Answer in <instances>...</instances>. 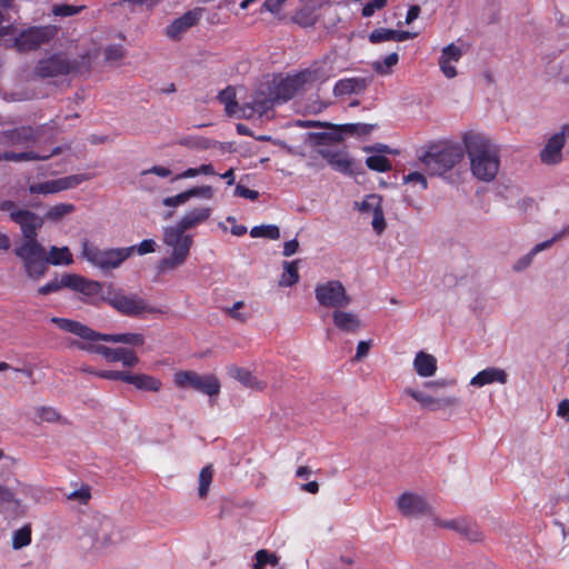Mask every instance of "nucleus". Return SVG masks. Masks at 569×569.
Segmentation results:
<instances>
[{"label": "nucleus", "mask_w": 569, "mask_h": 569, "mask_svg": "<svg viewBox=\"0 0 569 569\" xmlns=\"http://www.w3.org/2000/svg\"><path fill=\"white\" fill-rule=\"evenodd\" d=\"M63 284H66V288L73 289L88 297L90 302L94 305L99 302L108 303L126 317L138 318L146 313L158 315L163 312L160 308L149 305L139 295L128 293L113 283H102L78 274L67 273L63 274Z\"/></svg>", "instance_id": "nucleus-1"}, {"label": "nucleus", "mask_w": 569, "mask_h": 569, "mask_svg": "<svg viewBox=\"0 0 569 569\" xmlns=\"http://www.w3.org/2000/svg\"><path fill=\"white\" fill-rule=\"evenodd\" d=\"M462 141L473 176L482 181L493 180L500 166L496 146L485 136L472 131L466 132Z\"/></svg>", "instance_id": "nucleus-2"}, {"label": "nucleus", "mask_w": 569, "mask_h": 569, "mask_svg": "<svg viewBox=\"0 0 569 569\" xmlns=\"http://www.w3.org/2000/svg\"><path fill=\"white\" fill-rule=\"evenodd\" d=\"M12 222L19 226L22 234L21 243L13 250L14 254L21 260L41 252L42 244L38 241V232L43 227L44 218L24 208L12 214Z\"/></svg>", "instance_id": "nucleus-3"}, {"label": "nucleus", "mask_w": 569, "mask_h": 569, "mask_svg": "<svg viewBox=\"0 0 569 569\" xmlns=\"http://www.w3.org/2000/svg\"><path fill=\"white\" fill-rule=\"evenodd\" d=\"M51 322L57 325L59 329L70 332L83 340L124 343L129 346H142L144 343V337L142 333H100L79 321L59 317L51 318Z\"/></svg>", "instance_id": "nucleus-4"}, {"label": "nucleus", "mask_w": 569, "mask_h": 569, "mask_svg": "<svg viewBox=\"0 0 569 569\" xmlns=\"http://www.w3.org/2000/svg\"><path fill=\"white\" fill-rule=\"evenodd\" d=\"M92 59L90 53L69 59L64 53H54L38 61L34 73L42 78H53L70 73H87L91 69Z\"/></svg>", "instance_id": "nucleus-5"}, {"label": "nucleus", "mask_w": 569, "mask_h": 569, "mask_svg": "<svg viewBox=\"0 0 569 569\" xmlns=\"http://www.w3.org/2000/svg\"><path fill=\"white\" fill-rule=\"evenodd\" d=\"M465 152L466 149L458 143L439 142L431 144L420 160L429 174L441 176L458 164Z\"/></svg>", "instance_id": "nucleus-6"}, {"label": "nucleus", "mask_w": 569, "mask_h": 569, "mask_svg": "<svg viewBox=\"0 0 569 569\" xmlns=\"http://www.w3.org/2000/svg\"><path fill=\"white\" fill-rule=\"evenodd\" d=\"M21 261L28 278L39 280L46 274L48 264L68 266L73 262V258L68 247L59 248L52 246L47 253L46 248L42 246L41 252L36 256L24 257Z\"/></svg>", "instance_id": "nucleus-7"}, {"label": "nucleus", "mask_w": 569, "mask_h": 569, "mask_svg": "<svg viewBox=\"0 0 569 569\" xmlns=\"http://www.w3.org/2000/svg\"><path fill=\"white\" fill-rule=\"evenodd\" d=\"M133 253L132 247L100 249L88 240L82 242V257L104 271L119 268Z\"/></svg>", "instance_id": "nucleus-8"}, {"label": "nucleus", "mask_w": 569, "mask_h": 569, "mask_svg": "<svg viewBox=\"0 0 569 569\" xmlns=\"http://www.w3.org/2000/svg\"><path fill=\"white\" fill-rule=\"evenodd\" d=\"M173 382L180 389L191 388L209 397L218 396L221 388V383L214 375H199L191 370L176 372Z\"/></svg>", "instance_id": "nucleus-9"}, {"label": "nucleus", "mask_w": 569, "mask_h": 569, "mask_svg": "<svg viewBox=\"0 0 569 569\" xmlns=\"http://www.w3.org/2000/svg\"><path fill=\"white\" fill-rule=\"evenodd\" d=\"M315 295L319 305L326 308L340 309L351 303V298L339 280L318 283L315 288Z\"/></svg>", "instance_id": "nucleus-10"}, {"label": "nucleus", "mask_w": 569, "mask_h": 569, "mask_svg": "<svg viewBox=\"0 0 569 569\" xmlns=\"http://www.w3.org/2000/svg\"><path fill=\"white\" fill-rule=\"evenodd\" d=\"M88 179L89 176L83 173L71 174L54 180L29 184L28 191L30 194H53L76 188Z\"/></svg>", "instance_id": "nucleus-11"}, {"label": "nucleus", "mask_w": 569, "mask_h": 569, "mask_svg": "<svg viewBox=\"0 0 569 569\" xmlns=\"http://www.w3.org/2000/svg\"><path fill=\"white\" fill-rule=\"evenodd\" d=\"M399 511L406 517L428 515L433 517V510L428 501L416 493L405 492L397 500Z\"/></svg>", "instance_id": "nucleus-12"}, {"label": "nucleus", "mask_w": 569, "mask_h": 569, "mask_svg": "<svg viewBox=\"0 0 569 569\" xmlns=\"http://www.w3.org/2000/svg\"><path fill=\"white\" fill-rule=\"evenodd\" d=\"M276 100L271 94H266L262 91L256 92L251 101L243 103L240 109V117L251 119L254 117L266 116L273 109Z\"/></svg>", "instance_id": "nucleus-13"}, {"label": "nucleus", "mask_w": 569, "mask_h": 569, "mask_svg": "<svg viewBox=\"0 0 569 569\" xmlns=\"http://www.w3.org/2000/svg\"><path fill=\"white\" fill-rule=\"evenodd\" d=\"M569 134V126L562 127V130L551 136L545 148L540 152V159L546 164H557L562 160V148L565 146V137Z\"/></svg>", "instance_id": "nucleus-14"}, {"label": "nucleus", "mask_w": 569, "mask_h": 569, "mask_svg": "<svg viewBox=\"0 0 569 569\" xmlns=\"http://www.w3.org/2000/svg\"><path fill=\"white\" fill-rule=\"evenodd\" d=\"M201 13V8L187 11L166 28V36L171 40H179L186 31L198 23Z\"/></svg>", "instance_id": "nucleus-15"}, {"label": "nucleus", "mask_w": 569, "mask_h": 569, "mask_svg": "<svg viewBox=\"0 0 569 569\" xmlns=\"http://www.w3.org/2000/svg\"><path fill=\"white\" fill-rule=\"evenodd\" d=\"M46 40V32L42 28L31 27L14 39V44L19 51H31L38 49Z\"/></svg>", "instance_id": "nucleus-16"}, {"label": "nucleus", "mask_w": 569, "mask_h": 569, "mask_svg": "<svg viewBox=\"0 0 569 569\" xmlns=\"http://www.w3.org/2000/svg\"><path fill=\"white\" fill-rule=\"evenodd\" d=\"M406 393L418 401L423 408L432 411L459 405V399L456 397L435 398L415 389H407Z\"/></svg>", "instance_id": "nucleus-17"}, {"label": "nucleus", "mask_w": 569, "mask_h": 569, "mask_svg": "<svg viewBox=\"0 0 569 569\" xmlns=\"http://www.w3.org/2000/svg\"><path fill=\"white\" fill-rule=\"evenodd\" d=\"M38 132L32 127H19L11 130H6L1 134L2 143L9 146H26L36 142Z\"/></svg>", "instance_id": "nucleus-18"}, {"label": "nucleus", "mask_w": 569, "mask_h": 569, "mask_svg": "<svg viewBox=\"0 0 569 569\" xmlns=\"http://www.w3.org/2000/svg\"><path fill=\"white\" fill-rule=\"evenodd\" d=\"M214 192L211 186L193 187L186 191H182L176 196L167 197L162 200L166 207H178L186 203L193 197H202L204 199H212Z\"/></svg>", "instance_id": "nucleus-19"}, {"label": "nucleus", "mask_w": 569, "mask_h": 569, "mask_svg": "<svg viewBox=\"0 0 569 569\" xmlns=\"http://www.w3.org/2000/svg\"><path fill=\"white\" fill-rule=\"evenodd\" d=\"M302 86V80L299 76L287 77L282 79L276 87L271 96L277 103L286 102L293 98Z\"/></svg>", "instance_id": "nucleus-20"}, {"label": "nucleus", "mask_w": 569, "mask_h": 569, "mask_svg": "<svg viewBox=\"0 0 569 569\" xmlns=\"http://www.w3.org/2000/svg\"><path fill=\"white\" fill-rule=\"evenodd\" d=\"M320 156L338 172L352 173V161L343 150L320 149Z\"/></svg>", "instance_id": "nucleus-21"}, {"label": "nucleus", "mask_w": 569, "mask_h": 569, "mask_svg": "<svg viewBox=\"0 0 569 569\" xmlns=\"http://www.w3.org/2000/svg\"><path fill=\"white\" fill-rule=\"evenodd\" d=\"M369 82V79L361 77L340 79L333 87V94L336 97H342L352 93L360 94L367 89Z\"/></svg>", "instance_id": "nucleus-22"}, {"label": "nucleus", "mask_w": 569, "mask_h": 569, "mask_svg": "<svg viewBox=\"0 0 569 569\" xmlns=\"http://www.w3.org/2000/svg\"><path fill=\"white\" fill-rule=\"evenodd\" d=\"M190 252V240L187 241L177 249L172 250L170 257L163 258L158 263L159 273H164L167 271H171L182 266Z\"/></svg>", "instance_id": "nucleus-23"}, {"label": "nucleus", "mask_w": 569, "mask_h": 569, "mask_svg": "<svg viewBox=\"0 0 569 569\" xmlns=\"http://www.w3.org/2000/svg\"><path fill=\"white\" fill-rule=\"evenodd\" d=\"M103 358L108 362H121L124 367L132 368L138 365L139 358L132 349L128 348H109L101 350Z\"/></svg>", "instance_id": "nucleus-24"}, {"label": "nucleus", "mask_w": 569, "mask_h": 569, "mask_svg": "<svg viewBox=\"0 0 569 569\" xmlns=\"http://www.w3.org/2000/svg\"><path fill=\"white\" fill-rule=\"evenodd\" d=\"M62 152L61 147H56L52 149L50 153H39L36 151H23V152H13V151H4L0 152V161H36V160H48L52 156L60 154Z\"/></svg>", "instance_id": "nucleus-25"}, {"label": "nucleus", "mask_w": 569, "mask_h": 569, "mask_svg": "<svg viewBox=\"0 0 569 569\" xmlns=\"http://www.w3.org/2000/svg\"><path fill=\"white\" fill-rule=\"evenodd\" d=\"M508 380V376L505 370L489 367L479 371L475 377L471 378L470 385L475 387H483L493 382L505 385Z\"/></svg>", "instance_id": "nucleus-26"}, {"label": "nucleus", "mask_w": 569, "mask_h": 569, "mask_svg": "<svg viewBox=\"0 0 569 569\" xmlns=\"http://www.w3.org/2000/svg\"><path fill=\"white\" fill-rule=\"evenodd\" d=\"M212 214V208L204 206V207H198L193 208L189 211H187L181 219L179 220L181 222V228L190 230L192 228H196L197 226L204 223L209 220V218Z\"/></svg>", "instance_id": "nucleus-27"}, {"label": "nucleus", "mask_w": 569, "mask_h": 569, "mask_svg": "<svg viewBox=\"0 0 569 569\" xmlns=\"http://www.w3.org/2000/svg\"><path fill=\"white\" fill-rule=\"evenodd\" d=\"M228 373L231 378L238 380L246 388L261 391L267 387V383L264 381L259 380L256 376H253L249 370L244 368L231 366L228 369Z\"/></svg>", "instance_id": "nucleus-28"}, {"label": "nucleus", "mask_w": 569, "mask_h": 569, "mask_svg": "<svg viewBox=\"0 0 569 569\" xmlns=\"http://www.w3.org/2000/svg\"><path fill=\"white\" fill-rule=\"evenodd\" d=\"M332 319L335 326L343 332L356 333L361 328L359 318L352 312L336 309Z\"/></svg>", "instance_id": "nucleus-29"}, {"label": "nucleus", "mask_w": 569, "mask_h": 569, "mask_svg": "<svg viewBox=\"0 0 569 569\" xmlns=\"http://www.w3.org/2000/svg\"><path fill=\"white\" fill-rule=\"evenodd\" d=\"M413 368L420 377H431L437 371V360L432 355L419 351L413 360Z\"/></svg>", "instance_id": "nucleus-30"}, {"label": "nucleus", "mask_w": 569, "mask_h": 569, "mask_svg": "<svg viewBox=\"0 0 569 569\" xmlns=\"http://www.w3.org/2000/svg\"><path fill=\"white\" fill-rule=\"evenodd\" d=\"M128 383L133 385L139 390L153 392H158L162 387L160 379L146 373L130 372L128 377Z\"/></svg>", "instance_id": "nucleus-31"}, {"label": "nucleus", "mask_w": 569, "mask_h": 569, "mask_svg": "<svg viewBox=\"0 0 569 569\" xmlns=\"http://www.w3.org/2000/svg\"><path fill=\"white\" fill-rule=\"evenodd\" d=\"M187 229L181 228V222L178 221L176 226L168 227L164 229L163 241L167 246L173 249L180 248L187 239L190 240V247L192 246V237L186 234Z\"/></svg>", "instance_id": "nucleus-32"}, {"label": "nucleus", "mask_w": 569, "mask_h": 569, "mask_svg": "<svg viewBox=\"0 0 569 569\" xmlns=\"http://www.w3.org/2000/svg\"><path fill=\"white\" fill-rule=\"evenodd\" d=\"M74 211V204L61 202L50 207L42 218H44V221L47 220L56 223L61 221L64 217L73 213Z\"/></svg>", "instance_id": "nucleus-33"}, {"label": "nucleus", "mask_w": 569, "mask_h": 569, "mask_svg": "<svg viewBox=\"0 0 569 569\" xmlns=\"http://www.w3.org/2000/svg\"><path fill=\"white\" fill-rule=\"evenodd\" d=\"M280 558L274 552H270L267 549H260L254 555V563L252 565V569H263L267 565L277 567Z\"/></svg>", "instance_id": "nucleus-34"}, {"label": "nucleus", "mask_w": 569, "mask_h": 569, "mask_svg": "<svg viewBox=\"0 0 569 569\" xmlns=\"http://www.w3.org/2000/svg\"><path fill=\"white\" fill-rule=\"evenodd\" d=\"M559 238V236H555L552 239L550 240H547L545 242H541V243H538L533 247V249L525 257H522L521 259H519L517 261V263L515 264L513 269L516 271H520L525 268H527L530 263H531V260H532V257L538 253L539 251L546 249V248H549L557 239Z\"/></svg>", "instance_id": "nucleus-35"}, {"label": "nucleus", "mask_w": 569, "mask_h": 569, "mask_svg": "<svg viewBox=\"0 0 569 569\" xmlns=\"http://www.w3.org/2000/svg\"><path fill=\"white\" fill-rule=\"evenodd\" d=\"M218 99L221 103L224 104L226 112L228 114H234L237 112V100H236V90L233 87L228 86L223 90H221L218 94Z\"/></svg>", "instance_id": "nucleus-36"}, {"label": "nucleus", "mask_w": 569, "mask_h": 569, "mask_svg": "<svg viewBox=\"0 0 569 569\" xmlns=\"http://www.w3.org/2000/svg\"><path fill=\"white\" fill-rule=\"evenodd\" d=\"M284 272L281 277L280 284L291 287L299 281L298 261H284Z\"/></svg>", "instance_id": "nucleus-37"}, {"label": "nucleus", "mask_w": 569, "mask_h": 569, "mask_svg": "<svg viewBox=\"0 0 569 569\" xmlns=\"http://www.w3.org/2000/svg\"><path fill=\"white\" fill-rule=\"evenodd\" d=\"M330 130L326 132H320L317 134L319 139V144L325 143H337L343 140V136L347 134L345 129L339 126H329Z\"/></svg>", "instance_id": "nucleus-38"}, {"label": "nucleus", "mask_w": 569, "mask_h": 569, "mask_svg": "<svg viewBox=\"0 0 569 569\" xmlns=\"http://www.w3.org/2000/svg\"><path fill=\"white\" fill-rule=\"evenodd\" d=\"M250 236L252 238H267L277 240L280 238V230L274 224H262L251 228Z\"/></svg>", "instance_id": "nucleus-39"}, {"label": "nucleus", "mask_w": 569, "mask_h": 569, "mask_svg": "<svg viewBox=\"0 0 569 569\" xmlns=\"http://www.w3.org/2000/svg\"><path fill=\"white\" fill-rule=\"evenodd\" d=\"M366 164L369 169L377 172H388L391 170L390 160L381 154H373L366 159Z\"/></svg>", "instance_id": "nucleus-40"}, {"label": "nucleus", "mask_w": 569, "mask_h": 569, "mask_svg": "<svg viewBox=\"0 0 569 569\" xmlns=\"http://www.w3.org/2000/svg\"><path fill=\"white\" fill-rule=\"evenodd\" d=\"M212 477H213V469L211 466H206L200 470L199 489H198V495L200 498L207 497L211 481H212Z\"/></svg>", "instance_id": "nucleus-41"}, {"label": "nucleus", "mask_w": 569, "mask_h": 569, "mask_svg": "<svg viewBox=\"0 0 569 569\" xmlns=\"http://www.w3.org/2000/svg\"><path fill=\"white\" fill-rule=\"evenodd\" d=\"M31 543V528L30 526H23L16 530L12 536L13 549H21Z\"/></svg>", "instance_id": "nucleus-42"}, {"label": "nucleus", "mask_w": 569, "mask_h": 569, "mask_svg": "<svg viewBox=\"0 0 569 569\" xmlns=\"http://www.w3.org/2000/svg\"><path fill=\"white\" fill-rule=\"evenodd\" d=\"M369 41L373 44L381 43L385 41H395V30L387 28L375 29L369 34Z\"/></svg>", "instance_id": "nucleus-43"}, {"label": "nucleus", "mask_w": 569, "mask_h": 569, "mask_svg": "<svg viewBox=\"0 0 569 569\" xmlns=\"http://www.w3.org/2000/svg\"><path fill=\"white\" fill-rule=\"evenodd\" d=\"M341 128L345 129V132L347 134L353 136H367L371 133L375 126L373 124H367V123H346L341 124Z\"/></svg>", "instance_id": "nucleus-44"}, {"label": "nucleus", "mask_w": 569, "mask_h": 569, "mask_svg": "<svg viewBox=\"0 0 569 569\" xmlns=\"http://www.w3.org/2000/svg\"><path fill=\"white\" fill-rule=\"evenodd\" d=\"M399 61V56L397 52L389 53L385 57L382 62H376L373 64L375 70L380 74L390 73V68L396 66Z\"/></svg>", "instance_id": "nucleus-45"}, {"label": "nucleus", "mask_w": 569, "mask_h": 569, "mask_svg": "<svg viewBox=\"0 0 569 569\" xmlns=\"http://www.w3.org/2000/svg\"><path fill=\"white\" fill-rule=\"evenodd\" d=\"M432 521L433 525L437 527L455 530L459 533L465 530L463 525L466 522V519L441 520L440 518L433 515Z\"/></svg>", "instance_id": "nucleus-46"}, {"label": "nucleus", "mask_w": 569, "mask_h": 569, "mask_svg": "<svg viewBox=\"0 0 569 569\" xmlns=\"http://www.w3.org/2000/svg\"><path fill=\"white\" fill-rule=\"evenodd\" d=\"M3 457V451L0 450V459ZM0 505H13L14 508L20 507V500L16 498L14 492L6 486L0 485Z\"/></svg>", "instance_id": "nucleus-47"}, {"label": "nucleus", "mask_w": 569, "mask_h": 569, "mask_svg": "<svg viewBox=\"0 0 569 569\" xmlns=\"http://www.w3.org/2000/svg\"><path fill=\"white\" fill-rule=\"evenodd\" d=\"M461 57H462L461 49L459 47L455 46L453 43H450L442 49L441 56L439 59H441L442 62H446V61L458 62Z\"/></svg>", "instance_id": "nucleus-48"}, {"label": "nucleus", "mask_w": 569, "mask_h": 569, "mask_svg": "<svg viewBox=\"0 0 569 569\" xmlns=\"http://www.w3.org/2000/svg\"><path fill=\"white\" fill-rule=\"evenodd\" d=\"M465 530L460 532L461 536L467 538L470 541L477 542L482 539V532L479 530L478 526L469 520H466Z\"/></svg>", "instance_id": "nucleus-49"}, {"label": "nucleus", "mask_w": 569, "mask_h": 569, "mask_svg": "<svg viewBox=\"0 0 569 569\" xmlns=\"http://www.w3.org/2000/svg\"><path fill=\"white\" fill-rule=\"evenodd\" d=\"M129 371H118V370H101L96 371L94 375L99 378L113 380V381H123L128 383Z\"/></svg>", "instance_id": "nucleus-50"}, {"label": "nucleus", "mask_w": 569, "mask_h": 569, "mask_svg": "<svg viewBox=\"0 0 569 569\" xmlns=\"http://www.w3.org/2000/svg\"><path fill=\"white\" fill-rule=\"evenodd\" d=\"M388 3V0H370L361 10V14L365 18L372 17L377 10L383 9Z\"/></svg>", "instance_id": "nucleus-51"}, {"label": "nucleus", "mask_w": 569, "mask_h": 569, "mask_svg": "<svg viewBox=\"0 0 569 569\" xmlns=\"http://www.w3.org/2000/svg\"><path fill=\"white\" fill-rule=\"evenodd\" d=\"M103 54L106 61H119L124 57V50L120 44H110L104 49Z\"/></svg>", "instance_id": "nucleus-52"}, {"label": "nucleus", "mask_w": 569, "mask_h": 569, "mask_svg": "<svg viewBox=\"0 0 569 569\" xmlns=\"http://www.w3.org/2000/svg\"><path fill=\"white\" fill-rule=\"evenodd\" d=\"M386 227H387V224H386L382 207L376 206L373 218H372V228L378 234H380L385 231Z\"/></svg>", "instance_id": "nucleus-53"}, {"label": "nucleus", "mask_w": 569, "mask_h": 569, "mask_svg": "<svg viewBox=\"0 0 569 569\" xmlns=\"http://www.w3.org/2000/svg\"><path fill=\"white\" fill-rule=\"evenodd\" d=\"M37 416L40 421L46 422H56L60 419V415L54 408L51 407H41L37 409Z\"/></svg>", "instance_id": "nucleus-54"}, {"label": "nucleus", "mask_w": 569, "mask_h": 569, "mask_svg": "<svg viewBox=\"0 0 569 569\" xmlns=\"http://www.w3.org/2000/svg\"><path fill=\"white\" fill-rule=\"evenodd\" d=\"M88 342L72 341L70 346L78 348L79 350L87 351L90 353H97L103 357L102 349H106V346L91 343L92 341L87 340Z\"/></svg>", "instance_id": "nucleus-55"}, {"label": "nucleus", "mask_w": 569, "mask_h": 569, "mask_svg": "<svg viewBox=\"0 0 569 569\" xmlns=\"http://www.w3.org/2000/svg\"><path fill=\"white\" fill-rule=\"evenodd\" d=\"M63 287L66 288V284H63V277H62L60 280L53 279V280L47 282L46 284L39 287L38 293L41 296H47L49 293L58 291L59 289H61Z\"/></svg>", "instance_id": "nucleus-56"}, {"label": "nucleus", "mask_w": 569, "mask_h": 569, "mask_svg": "<svg viewBox=\"0 0 569 569\" xmlns=\"http://www.w3.org/2000/svg\"><path fill=\"white\" fill-rule=\"evenodd\" d=\"M91 498L89 486H82L80 489L72 491L68 495L69 500H78L81 503H87Z\"/></svg>", "instance_id": "nucleus-57"}, {"label": "nucleus", "mask_w": 569, "mask_h": 569, "mask_svg": "<svg viewBox=\"0 0 569 569\" xmlns=\"http://www.w3.org/2000/svg\"><path fill=\"white\" fill-rule=\"evenodd\" d=\"M134 248V252L140 256L151 253L156 251L157 243L152 239H144L138 246H131Z\"/></svg>", "instance_id": "nucleus-58"}, {"label": "nucleus", "mask_w": 569, "mask_h": 569, "mask_svg": "<svg viewBox=\"0 0 569 569\" xmlns=\"http://www.w3.org/2000/svg\"><path fill=\"white\" fill-rule=\"evenodd\" d=\"M79 11L80 8L70 4L56 6L53 9V13L60 17H71L73 14H77Z\"/></svg>", "instance_id": "nucleus-59"}, {"label": "nucleus", "mask_w": 569, "mask_h": 569, "mask_svg": "<svg viewBox=\"0 0 569 569\" xmlns=\"http://www.w3.org/2000/svg\"><path fill=\"white\" fill-rule=\"evenodd\" d=\"M405 182L407 183H419L421 186L422 189H427L428 188V182H427V179L426 177L418 172V171H413V172H410L408 173L407 176H405Z\"/></svg>", "instance_id": "nucleus-60"}, {"label": "nucleus", "mask_w": 569, "mask_h": 569, "mask_svg": "<svg viewBox=\"0 0 569 569\" xmlns=\"http://www.w3.org/2000/svg\"><path fill=\"white\" fill-rule=\"evenodd\" d=\"M293 21L303 28L312 27L316 23V19L306 12H298L293 17Z\"/></svg>", "instance_id": "nucleus-61"}, {"label": "nucleus", "mask_w": 569, "mask_h": 569, "mask_svg": "<svg viewBox=\"0 0 569 569\" xmlns=\"http://www.w3.org/2000/svg\"><path fill=\"white\" fill-rule=\"evenodd\" d=\"M244 306L243 301H237L232 308L228 309V315L240 322H246L248 317L241 312H239V309H241Z\"/></svg>", "instance_id": "nucleus-62"}, {"label": "nucleus", "mask_w": 569, "mask_h": 569, "mask_svg": "<svg viewBox=\"0 0 569 569\" xmlns=\"http://www.w3.org/2000/svg\"><path fill=\"white\" fill-rule=\"evenodd\" d=\"M234 193L238 197H242V198L250 199V200H256L259 197L258 191L251 190L242 184H238L236 187Z\"/></svg>", "instance_id": "nucleus-63"}, {"label": "nucleus", "mask_w": 569, "mask_h": 569, "mask_svg": "<svg viewBox=\"0 0 569 569\" xmlns=\"http://www.w3.org/2000/svg\"><path fill=\"white\" fill-rule=\"evenodd\" d=\"M376 206H381V198L377 197L376 194H370V196L367 197L366 200L362 201L361 210L362 211H370V210H372V212L375 213V207Z\"/></svg>", "instance_id": "nucleus-64"}]
</instances>
